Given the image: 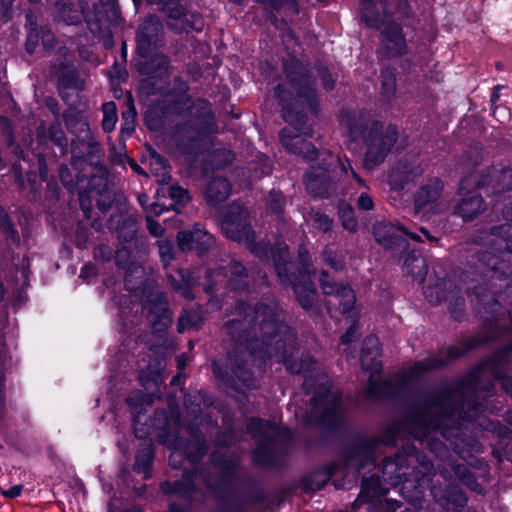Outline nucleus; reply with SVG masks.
Segmentation results:
<instances>
[{
  "label": "nucleus",
  "mask_w": 512,
  "mask_h": 512,
  "mask_svg": "<svg viewBox=\"0 0 512 512\" xmlns=\"http://www.w3.org/2000/svg\"><path fill=\"white\" fill-rule=\"evenodd\" d=\"M146 224H147V229L153 236L159 237V236L163 235L164 229L157 221H155L153 219V217L151 215H148L146 217Z\"/></svg>",
  "instance_id": "58"
},
{
  "label": "nucleus",
  "mask_w": 512,
  "mask_h": 512,
  "mask_svg": "<svg viewBox=\"0 0 512 512\" xmlns=\"http://www.w3.org/2000/svg\"><path fill=\"white\" fill-rule=\"evenodd\" d=\"M40 36L42 44L46 49H53L55 47L56 38L48 28L42 27L40 30Z\"/></svg>",
  "instance_id": "56"
},
{
  "label": "nucleus",
  "mask_w": 512,
  "mask_h": 512,
  "mask_svg": "<svg viewBox=\"0 0 512 512\" xmlns=\"http://www.w3.org/2000/svg\"><path fill=\"white\" fill-rule=\"evenodd\" d=\"M167 298L163 292L157 291L149 296L144 304L152 329L156 334L163 333L173 320V313L167 307Z\"/></svg>",
  "instance_id": "17"
},
{
  "label": "nucleus",
  "mask_w": 512,
  "mask_h": 512,
  "mask_svg": "<svg viewBox=\"0 0 512 512\" xmlns=\"http://www.w3.org/2000/svg\"><path fill=\"white\" fill-rule=\"evenodd\" d=\"M159 253L164 264H168L174 257V247L171 240H159Z\"/></svg>",
  "instance_id": "51"
},
{
  "label": "nucleus",
  "mask_w": 512,
  "mask_h": 512,
  "mask_svg": "<svg viewBox=\"0 0 512 512\" xmlns=\"http://www.w3.org/2000/svg\"><path fill=\"white\" fill-rule=\"evenodd\" d=\"M163 368L160 360H155L153 363H149L147 371L141 370L139 373V381L142 386L149 391V394H145L141 391L132 392L127 397V404L134 409H137L143 405H150L153 396L159 392V386L163 382L161 376V370Z\"/></svg>",
  "instance_id": "13"
},
{
  "label": "nucleus",
  "mask_w": 512,
  "mask_h": 512,
  "mask_svg": "<svg viewBox=\"0 0 512 512\" xmlns=\"http://www.w3.org/2000/svg\"><path fill=\"white\" fill-rule=\"evenodd\" d=\"M382 36L383 48L388 57H399L406 52V40L400 24H388L383 28Z\"/></svg>",
  "instance_id": "25"
},
{
  "label": "nucleus",
  "mask_w": 512,
  "mask_h": 512,
  "mask_svg": "<svg viewBox=\"0 0 512 512\" xmlns=\"http://www.w3.org/2000/svg\"><path fill=\"white\" fill-rule=\"evenodd\" d=\"M172 453L169 457L170 465L173 468L181 466L182 456L185 455L190 462L195 463L199 461L206 453L207 446L203 441L197 440L194 445L186 443L185 441L174 437L173 443L170 445Z\"/></svg>",
  "instance_id": "23"
},
{
  "label": "nucleus",
  "mask_w": 512,
  "mask_h": 512,
  "mask_svg": "<svg viewBox=\"0 0 512 512\" xmlns=\"http://www.w3.org/2000/svg\"><path fill=\"white\" fill-rule=\"evenodd\" d=\"M154 459V450L152 444H147L138 451L134 464V470L143 473L145 478L150 476V470Z\"/></svg>",
  "instance_id": "39"
},
{
  "label": "nucleus",
  "mask_w": 512,
  "mask_h": 512,
  "mask_svg": "<svg viewBox=\"0 0 512 512\" xmlns=\"http://www.w3.org/2000/svg\"><path fill=\"white\" fill-rule=\"evenodd\" d=\"M320 284L323 293L334 299V301L332 299L329 300V305H338L343 313H348L352 310L356 296L350 286L337 284L326 272L321 273Z\"/></svg>",
  "instance_id": "18"
},
{
  "label": "nucleus",
  "mask_w": 512,
  "mask_h": 512,
  "mask_svg": "<svg viewBox=\"0 0 512 512\" xmlns=\"http://www.w3.org/2000/svg\"><path fill=\"white\" fill-rule=\"evenodd\" d=\"M339 218L344 229L351 232L357 230L358 222L355 217V212L349 204L345 202L339 204Z\"/></svg>",
  "instance_id": "42"
},
{
  "label": "nucleus",
  "mask_w": 512,
  "mask_h": 512,
  "mask_svg": "<svg viewBox=\"0 0 512 512\" xmlns=\"http://www.w3.org/2000/svg\"><path fill=\"white\" fill-rule=\"evenodd\" d=\"M198 477L202 478V474L199 472H186L183 474L180 480H177L171 486L170 483L166 482L162 484V490L165 493H172L178 495L184 504L178 505L175 501L169 504V512H186V504L195 492V481Z\"/></svg>",
  "instance_id": "20"
},
{
  "label": "nucleus",
  "mask_w": 512,
  "mask_h": 512,
  "mask_svg": "<svg viewBox=\"0 0 512 512\" xmlns=\"http://www.w3.org/2000/svg\"><path fill=\"white\" fill-rule=\"evenodd\" d=\"M177 240L182 251L197 249L200 254L209 250L215 244L214 237L200 224H195L191 230L180 231Z\"/></svg>",
  "instance_id": "22"
},
{
  "label": "nucleus",
  "mask_w": 512,
  "mask_h": 512,
  "mask_svg": "<svg viewBox=\"0 0 512 512\" xmlns=\"http://www.w3.org/2000/svg\"><path fill=\"white\" fill-rule=\"evenodd\" d=\"M285 75L289 89L284 85L275 88V96L282 104L283 119L289 124L280 131L281 144L291 153L301 155L305 159H314L317 151L307 141L313 136L311 125H308L304 111H317V97L310 76L299 62L285 65Z\"/></svg>",
  "instance_id": "4"
},
{
  "label": "nucleus",
  "mask_w": 512,
  "mask_h": 512,
  "mask_svg": "<svg viewBox=\"0 0 512 512\" xmlns=\"http://www.w3.org/2000/svg\"><path fill=\"white\" fill-rule=\"evenodd\" d=\"M163 27L155 16L147 17L139 26L136 36L137 53L142 58H147L161 42Z\"/></svg>",
  "instance_id": "16"
},
{
  "label": "nucleus",
  "mask_w": 512,
  "mask_h": 512,
  "mask_svg": "<svg viewBox=\"0 0 512 512\" xmlns=\"http://www.w3.org/2000/svg\"><path fill=\"white\" fill-rule=\"evenodd\" d=\"M13 0H0V19L7 22L10 18Z\"/></svg>",
  "instance_id": "62"
},
{
  "label": "nucleus",
  "mask_w": 512,
  "mask_h": 512,
  "mask_svg": "<svg viewBox=\"0 0 512 512\" xmlns=\"http://www.w3.org/2000/svg\"><path fill=\"white\" fill-rule=\"evenodd\" d=\"M97 206L102 212H105L110 208L111 196L109 192L105 191L99 195V198L97 199Z\"/></svg>",
  "instance_id": "63"
},
{
  "label": "nucleus",
  "mask_w": 512,
  "mask_h": 512,
  "mask_svg": "<svg viewBox=\"0 0 512 512\" xmlns=\"http://www.w3.org/2000/svg\"><path fill=\"white\" fill-rule=\"evenodd\" d=\"M374 448V444L357 447L353 455L348 459L347 465L355 467L357 473L366 466H373L375 462Z\"/></svg>",
  "instance_id": "35"
},
{
  "label": "nucleus",
  "mask_w": 512,
  "mask_h": 512,
  "mask_svg": "<svg viewBox=\"0 0 512 512\" xmlns=\"http://www.w3.org/2000/svg\"><path fill=\"white\" fill-rule=\"evenodd\" d=\"M420 174V167L411 165L408 162L401 161L391 171L389 175V182L392 188L401 189L405 183L413 181Z\"/></svg>",
  "instance_id": "30"
},
{
  "label": "nucleus",
  "mask_w": 512,
  "mask_h": 512,
  "mask_svg": "<svg viewBox=\"0 0 512 512\" xmlns=\"http://www.w3.org/2000/svg\"><path fill=\"white\" fill-rule=\"evenodd\" d=\"M103 119L102 128L105 132L114 130L118 120L116 104L112 101L106 102L102 105Z\"/></svg>",
  "instance_id": "44"
},
{
  "label": "nucleus",
  "mask_w": 512,
  "mask_h": 512,
  "mask_svg": "<svg viewBox=\"0 0 512 512\" xmlns=\"http://www.w3.org/2000/svg\"><path fill=\"white\" fill-rule=\"evenodd\" d=\"M328 166L312 167L305 174L307 192L314 198H329L338 194L340 181L351 176L360 186L366 187L364 180L352 169L350 162H343L340 158L329 155Z\"/></svg>",
  "instance_id": "8"
},
{
  "label": "nucleus",
  "mask_w": 512,
  "mask_h": 512,
  "mask_svg": "<svg viewBox=\"0 0 512 512\" xmlns=\"http://www.w3.org/2000/svg\"><path fill=\"white\" fill-rule=\"evenodd\" d=\"M361 12L363 20L371 27H380V16L375 11V6L372 0H363L361 4Z\"/></svg>",
  "instance_id": "45"
},
{
  "label": "nucleus",
  "mask_w": 512,
  "mask_h": 512,
  "mask_svg": "<svg viewBox=\"0 0 512 512\" xmlns=\"http://www.w3.org/2000/svg\"><path fill=\"white\" fill-rule=\"evenodd\" d=\"M373 234L376 241L387 249H405L407 242L403 235L409 236L416 242L422 241L421 236L409 232L404 226L386 222H377L373 227Z\"/></svg>",
  "instance_id": "15"
},
{
  "label": "nucleus",
  "mask_w": 512,
  "mask_h": 512,
  "mask_svg": "<svg viewBox=\"0 0 512 512\" xmlns=\"http://www.w3.org/2000/svg\"><path fill=\"white\" fill-rule=\"evenodd\" d=\"M454 472L471 490L478 493L482 492V487L476 482L474 476L468 471L466 467L457 465L454 467Z\"/></svg>",
  "instance_id": "48"
},
{
  "label": "nucleus",
  "mask_w": 512,
  "mask_h": 512,
  "mask_svg": "<svg viewBox=\"0 0 512 512\" xmlns=\"http://www.w3.org/2000/svg\"><path fill=\"white\" fill-rule=\"evenodd\" d=\"M381 90L386 99H390L396 91V74L394 69L385 68L381 72Z\"/></svg>",
  "instance_id": "43"
},
{
  "label": "nucleus",
  "mask_w": 512,
  "mask_h": 512,
  "mask_svg": "<svg viewBox=\"0 0 512 512\" xmlns=\"http://www.w3.org/2000/svg\"><path fill=\"white\" fill-rule=\"evenodd\" d=\"M64 122L67 129L79 138L89 135L90 129L87 119L75 109H69L64 113Z\"/></svg>",
  "instance_id": "34"
},
{
  "label": "nucleus",
  "mask_w": 512,
  "mask_h": 512,
  "mask_svg": "<svg viewBox=\"0 0 512 512\" xmlns=\"http://www.w3.org/2000/svg\"><path fill=\"white\" fill-rule=\"evenodd\" d=\"M342 123L348 129L352 140H363L366 146L364 164L368 169L383 162L397 140L395 126L390 125L383 131L382 123L372 120L369 113L347 115Z\"/></svg>",
  "instance_id": "6"
},
{
  "label": "nucleus",
  "mask_w": 512,
  "mask_h": 512,
  "mask_svg": "<svg viewBox=\"0 0 512 512\" xmlns=\"http://www.w3.org/2000/svg\"><path fill=\"white\" fill-rule=\"evenodd\" d=\"M324 261L327 265L338 270L342 267L341 263L336 260V254L329 248L323 251Z\"/></svg>",
  "instance_id": "61"
},
{
  "label": "nucleus",
  "mask_w": 512,
  "mask_h": 512,
  "mask_svg": "<svg viewBox=\"0 0 512 512\" xmlns=\"http://www.w3.org/2000/svg\"><path fill=\"white\" fill-rule=\"evenodd\" d=\"M272 166L270 160L266 156H261L259 158V163L253 168H240L237 170L238 175H242L246 177L249 174V179H260L264 176L271 174Z\"/></svg>",
  "instance_id": "40"
},
{
  "label": "nucleus",
  "mask_w": 512,
  "mask_h": 512,
  "mask_svg": "<svg viewBox=\"0 0 512 512\" xmlns=\"http://www.w3.org/2000/svg\"><path fill=\"white\" fill-rule=\"evenodd\" d=\"M443 184L438 179H432L423 185L415 194L414 213L422 216L435 215L446 209V204L439 201Z\"/></svg>",
  "instance_id": "14"
},
{
  "label": "nucleus",
  "mask_w": 512,
  "mask_h": 512,
  "mask_svg": "<svg viewBox=\"0 0 512 512\" xmlns=\"http://www.w3.org/2000/svg\"><path fill=\"white\" fill-rule=\"evenodd\" d=\"M235 156L234 153L229 149H219L212 153L210 162L215 168H223L233 162Z\"/></svg>",
  "instance_id": "47"
},
{
  "label": "nucleus",
  "mask_w": 512,
  "mask_h": 512,
  "mask_svg": "<svg viewBox=\"0 0 512 512\" xmlns=\"http://www.w3.org/2000/svg\"><path fill=\"white\" fill-rule=\"evenodd\" d=\"M468 272L459 276L461 286L456 285L451 279H438L434 282L430 279L424 287V296L428 302L438 305L448 302L451 315L460 320L464 315L465 301L461 294L462 286L466 290L473 289L471 304L474 310L483 317L484 331L481 335L469 338L465 349L450 347L447 350V360L459 357L464 351L487 344L493 339L503 337L511 342L508 346L497 351L492 357L480 363L465 379L454 387L445 389L429 399L425 407L417 409L406 422L408 433L416 440L426 443L427 447L436 455L441 456L446 450L445 445L432 437L439 433L444 439L454 443L455 452L469 465H474L470 452L480 453L483 446L476 440L466 442L464 428L478 427L494 433L499 438H511L512 431L499 421H492L483 413L489 411L497 414L500 409L496 407H483L480 392L489 391L493 387V381L487 377L502 380L501 385L507 394L512 396V378L506 377V373L512 370V309L509 311V328H502L506 323V315L494 293L490 292L486 284L472 286L467 283ZM446 359L433 356L425 360L415 362L410 367L408 375L402 380L405 385L410 379L423 372L440 367Z\"/></svg>",
  "instance_id": "1"
},
{
  "label": "nucleus",
  "mask_w": 512,
  "mask_h": 512,
  "mask_svg": "<svg viewBox=\"0 0 512 512\" xmlns=\"http://www.w3.org/2000/svg\"><path fill=\"white\" fill-rule=\"evenodd\" d=\"M202 314L199 309L184 310L177 323V331L183 333L188 329H196L202 323Z\"/></svg>",
  "instance_id": "41"
},
{
  "label": "nucleus",
  "mask_w": 512,
  "mask_h": 512,
  "mask_svg": "<svg viewBox=\"0 0 512 512\" xmlns=\"http://www.w3.org/2000/svg\"><path fill=\"white\" fill-rule=\"evenodd\" d=\"M267 205L271 212L280 217L285 205V197L280 191H271L267 197Z\"/></svg>",
  "instance_id": "49"
},
{
  "label": "nucleus",
  "mask_w": 512,
  "mask_h": 512,
  "mask_svg": "<svg viewBox=\"0 0 512 512\" xmlns=\"http://www.w3.org/2000/svg\"><path fill=\"white\" fill-rule=\"evenodd\" d=\"M162 9L169 18L168 26L176 32L200 31L202 29L197 17L188 14L179 0H166Z\"/></svg>",
  "instance_id": "19"
},
{
  "label": "nucleus",
  "mask_w": 512,
  "mask_h": 512,
  "mask_svg": "<svg viewBox=\"0 0 512 512\" xmlns=\"http://www.w3.org/2000/svg\"><path fill=\"white\" fill-rule=\"evenodd\" d=\"M123 268L126 269L125 287L129 291H134L137 286L136 284H132L130 277L135 274L137 278L142 279L144 275L143 268L141 266H133L132 268L123 266Z\"/></svg>",
  "instance_id": "52"
},
{
  "label": "nucleus",
  "mask_w": 512,
  "mask_h": 512,
  "mask_svg": "<svg viewBox=\"0 0 512 512\" xmlns=\"http://www.w3.org/2000/svg\"><path fill=\"white\" fill-rule=\"evenodd\" d=\"M168 281H169L171 288L174 291L181 294L185 299H188V300L193 299L194 295L192 292V287L196 283V277L194 276L193 272L179 270L178 278L173 275H169Z\"/></svg>",
  "instance_id": "33"
},
{
  "label": "nucleus",
  "mask_w": 512,
  "mask_h": 512,
  "mask_svg": "<svg viewBox=\"0 0 512 512\" xmlns=\"http://www.w3.org/2000/svg\"><path fill=\"white\" fill-rule=\"evenodd\" d=\"M205 279L204 290L207 293H212L218 283L224 282L231 290L242 291L247 288L246 270L240 262L235 260L229 263L228 271L223 268L208 270Z\"/></svg>",
  "instance_id": "12"
},
{
  "label": "nucleus",
  "mask_w": 512,
  "mask_h": 512,
  "mask_svg": "<svg viewBox=\"0 0 512 512\" xmlns=\"http://www.w3.org/2000/svg\"><path fill=\"white\" fill-rule=\"evenodd\" d=\"M505 223L476 238L479 269L491 281L512 275V206L503 211Z\"/></svg>",
  "instance_id": "5"
},
{
  "label": "nucleus",
  "mask_w": 512,
  "mask_h": 512,
  "mask_svg": "<svg viewBox=\"0 0 512 512\" xmlns=\"http://www.w3.org/2000/svg\"><path fill=\"white\" fill-rule=\"evenodd\" d=\"M231 193V185L226 178L214 177L206 185L204 196L210 205L225 201Z\"/></svg>",
  "instance_id": "27"
},
{
  "label": "nucleus",
  "mask_w": 512,
  "mask_h": 512,
  "mask_svg": "<svg viewBox=\"0 0 512 512\" xmlns=\"http://www.w3.org/2000/svg\"><path fill=\"white\" fill-rule=\"evenodd\" d=\"M475 183L476 188L484 189L487 195H498L512 189V170L506 166L492 167L485 172L474 171L460 182L463 192L469 184Z\"/></svg>",
  "instance_id": "11"
},
{
  "label": "nucleus",
  "mask_w": 512,
  "mask_h": 512,
  "mask_svg": "<svg viewBox=\"0 0 512 512\" xmlns=\"http://www.w3.org/2000/svg\"><path fill=\"white\" fill-rule=\"evenodd\" d=\"M248 211L240 204L232 203L228 206L221 222V229L227 238L249 247L251 252L260 259L272 253L275 270L279 280L285 285H292L297 300L303 309L311 311L317 296L316 289L310 278V265L308 251L300 246L298 250L301 269L299 276L289 275L292 268L290 256L286 245L273 252L267 245L255 242V235L247 222Z\"/></svg>",
  "instance_id": "3"
},
{
  "label": "nucleus",
  "mask_w": 512,
  "mask_h": 512,
  "mask_svg": "<svg viewBox=\"0 0 512 512\" xmlns=\"http://www.w3.org/2000/svg\"><path fill=\"white\" fill-rule=\"evenodd\" d=\"M414 461L419 462L426 471H430L432 464L425 457L419 455L415 447H406L403 452L395 454L394 458H387L382 468L383 480L391 486L402 483V489H407L412 484L407 479V470Z\"/></svg>",
  "instance_id": "10"
},
{
  "label": "nucleus",
  "mask_w": 512,
  "mask_h": 512,
  "mask_svg": "<svg viewBox=\"0 0 512 512\" xmlns=\"http://www.w3.org/2000/svg\"><path fill=\"white\" fill-rule=\"evenodd\" d=\"M307 221H309L314 228L319 229L322 232L329 231L333 223L332 219L320 211H311L308 215Z\"/></svg>",
  "instance_id": "46"
},
{
  "label": "nucleus",
  "mask_w": 512,
  "mask_h": 512,
  "mask_svg": "<svg viewBox=\"0 0 512 512\" xmlns=\"http://www.w3.org/2000/svg\"><path fill=\"white\" fill-rule=\"evenodd\" d=\"M133 116L134 112L132 110L122 114V118L124 121V124L122 126V133H125L128 136L131 135V133L134 130Z\"/></svg>",
  "instance_id": "59"
},
{
  "label": "nucleus",
  "mask_w": 512,
  "mask_h": 512,
  "mask_svg": "<svg viewBox=\"0 0 512 512\" xmlns=\"http://www.w3.org/2000/svg\"><path fill=\"white\" fill-rule=\"evenodd\" d=\"M178 104L179 102H173L165 107H162L160 103L155 104L145 115L147 126L153 130L161 127L166 118L178 112Z\"/></svg>",
  "instance_id": "32"
},
{
  "label": "nucleus",
  "mask_w": 512,
  "mask_h": 512,
  "mask_svg": "<svg viewBox=\"0 0 512 512\" xmlns=\"http://www.w3.org/2000/svg\"><path fill=\"white\" fill-rule=\"evenodd\" d=\"M380 357V343L377 337L371 335L365 338L360 354L361 367L370 371L366 394L371 399L386 396L385 389L390 385L388 381L380 379L382 363Z\"/></svg>",
  "instance_id": "9"
},
{
  "label": "nucleus",
  "mask_w": 512,
  "mask_h": 512,
  "mask_svg": "<svg viewBox=\"0 0 512 512\" xmlns=\"http://www.w3.org/2000/svg\"><path fill=\"white\" fill-rule=\"evenodd\" d=\"M148 165L151 174L156 177L159 183L167 184L170 180L169 166L165 159L155 151H152L148 158Z\"/></svg>",
  "instance_id": "37"
},
{
  "label": "nucleus",
  "mask_w": 512,
  "mask_h": 512,
  "mask_svg": "<svg viewBox=\"0 0 512 512\" xmlns=\"http://www.w3.org/2000/svg\"><path fill=\"white\" fill-rule=\"evenodd\" d=\"M357 205L360 209L369 211V210L373 209L374 202L369 194H367L366 192H363L358 197Z\"/></svg>",
  "instance_id": "60"
},
{
  "label": "nucleus",
  "mask_w": 512,
  "mask_h": 512,
  "mask_svg": "<svg viewBox=\"0 0 512 512\" xmlns=\"http://www.w3.org/2000/svg\"><path fill=\"white\" fill-rule=\"evenodd\" d=\"M319 74L323 86L326 89H332L334 86V79L332 78V75L326 69L319 70Z\"/></svg>",
  "instance_id": "64"
},
{
  "label": "nucleus",
  "mask_w": 512,
  "mask_h": 512,
  "mask_svg": "<svg viewBox=\"0 0 512 512\" xmlns=\"http://www.w3.org/2000/svg\"><path fill=\"white\" fill-rule=\"evenodd\" d=\"M169 198L172 203L169 206L165 204H160L159 202H154L150 205L149 212L156 216L161 215L164 211L173 208L174 204H185L189 200L188 191L180 186H171L169 188Z\"/></svg>",
  "instance_id": "36"
},
{
  "label": "nucleus",
  "mask_w": 512,
  "mask_h": 512,
  "mask_svg": "<svg viewBox=\"0 0 512 512\" xmlns=\"http://www.w3.org/2000/svg\"><path fill=\"white\" fill-rule=\"evenodd\" d=\"M0 229L6 234L7 238L13 241L17 240V231L13 229L7 214L0 215Z\"/></svg>",
  "instance_id": "54"
},
{
  "label": "nucleus",
  "mask_w": 512,
  "mask_h": 512,
  "mask_svg": "<svg viewBox=\"0 0 512 512\" xmlns=\"http://www.w3.org/2000/svg\"><path fill=\"white\" fill-rule=\"evenodd\" d=\"M79 8H76L74 4L67 2L66 0H60L56 3L55 19L63 22L67 25H76L81 22L82 17L90 25V17L87 12V4L79 1Z\"/></svg>",
  "instance_id": "26"
},
{
  "label": "nucleus",
  "mask_w": 512,
  "mask_h": 512,
  "mask_svg": "<svg viewBox=\"0 0 512 512\" xmlns=\"http://www.w3.org/2000/svg\"><path fill=\"white\" fill-rule=\"evenodd\" d=\"M247 430L260 444L255 451V457L258 458V454L262 448H269L275 441L279 428L270 421L251 419L248 423Z\"/></svg>",
  "instance_id": "24"
},
{
  "label": "nucleus",
  "mask_w": 512,
  "mask_h": 512,
  "mask_svg": "<svg viewBox=\"0 0 512 512\" xmlns=\"http://www.w3.org/2000/svg\"><path fill=\"white\" fill-rule=\"evenodd\" d=\"M216 128L210 104L200 100L193 104L187 114L182 115V121L176 124L171 140L179 153H197L209 142Z\"/></svg>",
  "instance_id": "7"
},
{
  "label": "nucleus",
  "mask_w": 512,
  "mask_h": 512,
  "mask_svg": "<svg viewBox=\"0 0 512 512\" xmlns=\"http://www.w3.org/2000/svg\"><path fill=\"white\" fill-rule=\"evenodd\" d=\"M388 489L384 487L378 476H371L370 478L363 479L361 491L358 498L354 502V506H360L363 503H368L384 496Z\"/></svg>",
  "instance_id": "28"
},
{
  "label": "nucleus",
  "mask_w": 512,
  "mask_h": 512,
  "mask_svg": "<svg viewBox=\"0 0 512 512\" xmlns=\"http://www.w3.org/2000/svg\"><path fill=\"white\" fill-rule=\"evenodd\" d=\"M404 270L416 280L422 281L427 274V265L424 258L410 254L404 260Z\"/></svg>",
  "instance_id": "38"
},
{
  "label": "nucleus",
  "mask_w": 512,
  "mask_h": 512,
  "mask_svg": "<svg viewBox=\"0 0 512 512\" xmlns=\"http://www.w3.org/2000/svg\"><path fill=\"white\" fill-rule=\"evenodd\" d=\"M110 230H116L118 237L124 242H130L136 235L138 223L132 217L113 215L107 222Z\"/></svg>",
  "instance_id": "29"
},
{
  "label": "nucleus",
  "mask_w": 512,
  "mask_h": 512,
  "mask_svg": "<svg viewBox=\"0 0 512 512\" xmlns=\"http://www.w3.org/2000/svg\"><path fill=\"white\" fill-rule=\"evenodd\" d=\"M476 188L475 183L471 182L467 189L463 192L458 190L461 197L453 207V213L463 219V221H471L486 209V204L481 195L472 193V189Z\"/></svg>",
  "instance_id": "21"
},
{
  "label": "nucleus",
  "mask_w": 512,
  "mask_h": 512,
  "mask_svg": "<svg viewBox=\"0 0 512 512\" xmlns=\"http://www.w3.org/2000/svg\"><path fill=\"white\" fill-rule=\"evenodd\" d=\"M139 72L149 75L151 78H167L169 61L163 54H156L150 60H143L138 63Z\"/></svg>",
  "instance_id": "31"
},
{
  "label": "nucleus",
  "mask_w": 512,
  "mask_h": 512,
  "mask_svg": "<svg viewBox=\"0 0 512 512\" xmlns=\"http://www.w3.org/2000/svg\"><path fill=\"white\" fill-rule=\"evenodd\" d=\"M48 134L55 144L62 146L66 143L64 132L58 125H51Z\"/></svg>",
  "instance_id": "55"
},
{
  "label": "nucleus",
  "mask_w": 512,
  "mask_h": 512,
  "mask_svg": "<svg viewBox=\"0 0 512 512\" xmlns=\"http://www.w3.org/2000/svg\"><path fill=\"white\" fill-rule=\"evenodd\" d=\"M358 337H359V325L355 320H352V323H350L349 328L341 337L342 344L344 346H346V348H345L346 353L350 354L348 346L352 342L356 341L358 339Z\"/></svg>",
  "instance_id": "50"
},
{
  "label": "nucleus",
  "mask_w": 512,
  "mask_h": 512,
  "mask_svg": "<svg viewBox=\"0 0 512 512\" xmlns=\"http://www.w3.org/2000/svg\"><path fill=\"white\" fill-rule=\"evenodd\" d=\"M38 41H39L38 33H36V31H34L31 28L30 31L28 32L26 43H25V49L29 54H32L35 51V49L38 45Z\"/></svg>",
  "instance_id": "57"
},
{
  "label": "nucleus",
  "mask_w": 512,
  "mask_h": 512,
  "mask_svg": "<svg viewBox=\"0 0 512 512\" xmlns=\"http://www.w3.org/2000/svg\"><path fill=\"white\" fill-rule=\"evenodd\" d=\"M449 494L453 496V503L456 506L455 512H468L464 509L467 502L466 496L457 488H451Z\"/></svg>",
  "instance_id": "53"
},
{
  "label": "nucleus",
  "mask_w": 512,
  "mask_h": 512,
  "mask_svg": "<svg viewBox=\"0 0 512 512\" xmlns=\"http://www.w3.org/2000/svg\"><path fill=\"white\" fill-rule=\"evenodd\" d=\"M238 318L227 322L226 330L234 342L228 353L225 369L213 362V373L223 384L235 390L253 389L258 386L253 373L246 367L248 361L259 368L266 359L282 362L292 373L304 375L303 388L311 398V412L321 422H335L341 413L342 395L332 391L329 377L320 372L316 362L306 356L293 361L296 352V334L282 323L277 304H259L253 309L244 303L236 307Z\"/></svg>",
  "instance_id": "2"
}]
</instances>
